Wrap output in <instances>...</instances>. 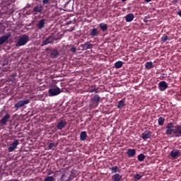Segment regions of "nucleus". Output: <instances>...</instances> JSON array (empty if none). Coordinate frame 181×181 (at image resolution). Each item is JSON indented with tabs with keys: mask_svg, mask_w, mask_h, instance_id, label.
<instances>
[{
	"mask_svg": "<svg viewBox=\"0 0 181 181\" xmlns=\"http://www.w3.org/2000/svg\"><path fill=\"white\" fill-rule=\"evenodd\" d=\"M61 93L62 90H60L59 87L51 88L48 90V94H49L51 97L59 95Z\"/></svg>",
	"mask_w": 181,
	"mask_h": 181,
	"instance_id": "nucleus-3",
	"label": "nucleus"
},
{
	"mask_svg": "<svg viewBox=\"0 0 181 181\" xmlns=\"http://www.w3.org/2000/svg\"><path fill=\"white\" fill-rule=\"evenodd\" d=\"M52 174H53V171H48L47 172L48 175H51Z\"/></svg>",
	"mask_w": 181,
	"mask_h": 181,
	"instance_id": "nucleus-40",
	"label": "nucleus"
},
{
	"mask_svg": "<svg viewBox=\"0 0 181 181\" xmlns=\"http://www.w3.org/2000/svg\"><path fill=\"white\" fill-rule=\"evenodd\" d=\"M167 130H165V135L175 136L177 138L181 137V125H175L173 122L168 123Z\"/></svg>",
	"mask_w": 181,
	"mask_h": 181,
	"instance_id": "nucleus-1",
	"label": "nucleus"
},
{
	"mask_svg": "<svg viewBox=\"0 0 181 181\" xmlns=\"http://www.w3.org/2000/svg\"><path fill=\"white\" fill-rule=\"evenodd\" d=\"M99 35V31L98 29L93 28L90 30H89V36L91 37H95Z\"/></svg>",
	"mask_w": 181,
	"mask_h": 181,
	"instance_id": "nucleus-13",
	"label": "nucleus"
},
{
	"mask_svg": "<svg viewBox=\"0 0 181 181\" xmlns=\"http://www.w3.org/2000/svg\"><path fill=\"white\" fill-rule=\"evenodd\" d=\"M136 149L129 148L128 149V151H127V155L128 156L129 158L136 156Z\"/></svg>",
	"mask_w": 181,
	"mask_h": 181,
	"instance_id": "nucleus-19",
	"label": "nucleus"
},
{
	"mask_svg": "<svg viewBox=\"0 0 181 181\" xmlns=\"http://www.w3.org/2000/svg\"><path fill=\"white\" fill-rule=\"evenodd\" d=\"M66 126H67V121L66 119H62L57 123L56 128H57L58 130H62V129L65 128Z\"/></svg>",
	"mask_w": 181,
	"mask_h": 181,
	"instance_id": "nucleus-7",
	"label": "nucleus"
},
{
	"mask_svg": "<svg viewBox=\"0 0 181 181\" xmlns=\"http://www.w3.org/2000/svg\"><path fill=\"white\" fill-rule=\"evenodd\" d=\"M49 2V0H43V1H42V3H43L44 5L48 4Z\"/></svg>",
	"mask_w": 181,
	"mask_h": 181,
	"instance_id": "nucleus-39",
	"label": "nucleus"
},
{
	"mask_svg": "<svg viewBox=\"0 0 181 181\" xmlns=\"http://www.w3.org/2000/svg\"><path fill=\"white\" fill-rule=\"evenodd\" d=\"M75 30H76V27L73 26V27H71L69 29H68V32L71 33Z\"/></svg>",
	"mask_w": 181,
	"mask_h": 181,
	"instance_id": "nucleus-38",
	"label": "nucleus"
},
{
	"mask_svg": "<svg viewBox=\"0 0 181 181\" xmlns=\"http://www.w3.org/2000/svg\"><path fill=\"white\" fill-rule=\"evenodd\" d=\"M143 175L140 174H136L134 176H133V178L134 179V181H139L142 178Z\"/></svg>",
	"mask_w": 181,
	"mask_h": 181,
	"instance_id": "nucleus-33",
	"label": "nucleus"
},
{
	"mask_svg": "<svg viewBox=\"0 0 181 181\" xmlns=\"http://www.w3.org/2000/svg\"><path fill=\"white\" fill-rule=\"evenodd\" d=\"M153 68V64L152 62H146V64H145V69H146V70H151Z\"/></svg>",
	"mask_w": 181,
	"mask_h": 181,
	"instance_id": "nucleus-27",
	"label": "nucleus"
},
{
	"mask_svg": "<svg viewBox=\"0 0 181 181\" xmlns=\"http://www.w3.org/2000/svg\"><path fill=\"white\" fill-rule=\"evenodd\" d=\"M49 50V48H46L45 51H48Z\"/></svg>",
	"mask_w": 181,
	"mask_h": 181,
	"instance_id": "nucleus-45",
	"label": "nucleus"
},
{
	"mask_svg": "<svg viewBox=\"0 0 181 181\" xmlns=\"http://www.w3.org/2000/svg\"><path fill=\"white\" fill-rule=\"evenodd\" d=\"M74 175H75L74 173L71 172L70 176H69L68 180H66V181H71L72 180H74Z\"/></svg>",
	"mask_w": 181,
	"mask_h": 181,
	"instance_id": "nucleus-36",
	"label": "nucleus"
},
{
	"mask_svg": "<svg viewBox=\"0 0 181 181\" xmlns=\"http://www.w3.org/2000/svg\"><path fill=\"white\" fill-rule=\"evenodd\" d=\"M145 160V155L143 153H140L139 154V156H137V160L142 162L144 161Z\"/></svg>",
	"mask_w": 181,
	"mask_h": 181,
	"instance_id": "nucleus-31",
	"label": "nucleus"
},
{
	"mask_svg": "<svg viewBox=\"0 0 181 181\" xmlns=\"http://www.w3.org/2000/svg\"><path fill=\"white\" fill-rule=\"evenodd\" d=\"M49 57L52 59H57L59 57V53L57 49H52L49 50Z\"/></svg>",
	"mask_w": 181,
	"mask_h": 181,
	"instance_id": "nucleus-9",
	"label": "nucleus"
},
{
	"mask_svg": "<svg viewBox=\"0 0 181 181\" xmlns=\"http://www.w3.org/2000/svg\"><path fill=\"white\" fill-rule=\"evenodd\" d=\"M177 14L178 16H180V17L181 18V11H178V12L177 13Z\"/></svg>",
	"mask_w": 181,
	"mask_h": 181,
	"instance_id": "nucleus-42",
	"label": "nucleus"
},
{
	"mask_svg": "<svg viewBox=\"0 0 181 181\" xmlns=\"http://www.w3.org/2000/svg\"><path fill=\"white\" fill-rule=\"evenodd\" d=\"M168 88V83L165 81L159 83V89L161 91H165Z\"/></svg>",
	"mask_w": 181,
	"mask_h": 181,
	"instance_id": "nucleus-16",
	"label": "nucleus"
},
{
	"mask_svg": "<svg viewBox=\"0 0 181 181\" xmlns=\"http://www.w3.org/2000/svg\"><path fill=\"white\" fill-rule=\"evenodd\" d=\"M144 1L146 2V3H150V2L152 1V0H144Z\"/></svg>",
	"mask_w": 181,
	"mask_h": 181,
	"instance_id": "nucleus-41",
	"label": "nucleus"
},
{
	"mask_svg": "<svg viewBox=\"0 0 181 181\" xmlns=\"http://www.w3.org/2000/svg\"><path fill=\"white\" fill-rule=\"evenodd\" d=\"M125 106V99H122V100H119L117 105V108L119 110H122V107Z\"/></svg>",
	"mask_w": 181,
	"mask_h": 181,
	"instance_id": "nucleus-26",
	"label": "nucleus"
},
{
	"mask_svg": "<svg viewBox=\"0 0 181 181\" xmlns=\"http://www.w3.org/2000/svg\"><path fill=\"white\" fill-rule=\"evenodd\" d=\"M70 24H71V21H69L67 23V25H70Z\"/></svg>",
	"mask_w": 181,
	"mask_h": 181,
	"instance_id": "nucleus-43",
	"label": "nucleus"
},
{
	"mask_svg": "<svg viewBox=\"0 0 181 181\" xmlns=\"http://www.w3.org/2000/svg\"><path fill=\"white\" fill-rule=\"evenodd\" d=\"M87 138V133L86 132H81V134H79V140L84 141L86 140Z\"/></svg>",
	"mask_w": 181,
	"mask_h": 181,
	"instance_id": "nucleus-22",
	"label": "nucleus"
},
{
	"mask_svg": "<svg viewBox=\"0 0 181 181\" xmlns=\"http://www.w3.org/2000/svg\"><path fill=\"white\" fill-rule=\"evenodd\" d=\"M10 35H6L4 36L0 37V46L6 43V42L8 41V40L10 38Z\"/></svg>",
	"mask_w": 181,
	"mask_h": 181,
	"instance_id": "nucleus-15",
	"label": "nucleus"
},
{
	"mask_svg": "<svg viewBox=\"0 0 181 181\" xmlns=\"http://www.w3.org/2000/svg\"><path fill=\"white\" fill-rule=\"evenodd\" d=\"M90 88H91L89 89V90H88L89 93H99L98 89L95 88V85L91 86Z\"/></svg>",
	"mask_w": 181,
	"mask_h": 181,
	"instance_id": "nucleus-28",
	"label": "nucleus"
},
{
	"mask_svg": "<svg viewBox=\"0 0 181 181\" xmlns=\"http://www.w3.org/2000/svg\"><path fill=\"white\" fill-rule=\"evenodd\" d=\"M55 179L54 178L53 176H47L44 179V181H54Z\"/></svg>",
	"mask_w": 181,
	"mask_h": 181,
	"instance_id": "nucleus-35",
	"label": "nucleus"
},
{
	"mask_svg": "<svg viewBox=\"0 0 181 181\" xmlns=\"http://www.w3.org/2000/svg\"><path fill=\"white\" fill-rule=\"evenodd\" d=\"M168 40H169V37H168V36H167V35H163V36H162V37H161V42H162L163 43H165V42H167Z\"/></svg>",
	"mask_w": 181,
	"mask_h": 181,
	"instance_id": "nucleus-34",
	"label": "nucleus"
},
{
	"mask_svg": "<svg viewBox=\"0 0 181 181\" xmlns=\"http://www.w3.org/2000/svg\"><path fill=\"white\" fill-rule=\"evenodd\" d=\"M124 63L122 61H118L117 62H115L114 66H115L116 69H120L122 67V65Z\"/></svg>",
	"mask_w": 181,
	"mask_h": 181,
	"instance_id": "nucleus-30",
	"label": "nucleus"
},
{
	"mask_svg": "<svg viewBox=\"0 0 181 181\" xmlns=\"http://www.w3.org/2000/svg\"><path fill=\"white\" fill-rule=\"evenodd\" d=\"M70 52H72V53H76V47L72 46V47H71V49H70Z\"/></svg>",
	"mask_w": 181,
	"mask_h": 181,
	"instance_id": "nucleus-37",
	"label": "nucleus"
},
{
	"mask_svg": "<svg viewBox=\"0 0 181 181\" xmlns=\"http://www.w3.org/2000/svg\"><path fill=\"white\" fill-rule=\"evenodd\" d=\"M122 176L119 174H115L112 176V180L113 181H120L122 180Z\"/></svg>",
	"mask_w": 181,
	"mask_h": 181,
	"instance_id": "nucleus-24",
	"label": "nucleus"
},
{
	"mask_svg": "<svg viewBox=\"0 0 181 181\" xmlns=\"http://www.w3.org/2000/svg\"><path fill=\"white\" fill-rule=\"evenodd\" d=\"M170 156L173 159H175L176 158L180 157V151L178 149L172 150V151L170 152Z\"/></svg>",
	"mask_w": 181,
	"mask_h": 181,
	"instance_id": "nucleus-12",
	"label": "nucleus"
},
{
	"mask_svg": "<svg viewBox=\"0 0 181 181\" xmlns=\"http://www.w3.org/2000/svg\"><path fill=\"white\" fill-rule=\"evenodd\" d=\"M93 44L90 43V42L87 41L86 42L81 45V47H82L83 51L87 50V49H93Z\"/></svg>",
	"mask_w": 181,
	"mask_h": 181,
	"instance_id": "nucleus-8",
	"label": "nucleus"
},
{
	"mask_svg": "<svg viewBox=\"0 0 181 181\" xmlns=\"http://www.w3.org/2000/svg\"><path fill=\"white\" fill-rule=\"evenodd\" d=\"M57 146L58 143L52 142L48 145V148H49V150L54 151L57 147Z\"/></svg>",
	"mask_w": 181,
	"mask_h": 181,
	"instance_id": "nucleus-25",
	"label": "nucleus"
},
{
	"mask_svg": "<svg viewBox=\"0 0 181 181\" xmlns=\"http://www.w3.org/2000/svg\"><path fill=\"white\" fill-rule=\"evenodd\" d=\"M164 124H165V117H160L159 118H158V124H159V126H163Z\"/></svg>",
	"mask_w": 181,
	"mask_h": 181,
	"instance_id": "nucleus-29",
	"label": "nucleus"
},
{
	"mask_svg": "<svg viewBox=\"0 0 181 181\" xmlns=\"http://www.w3.org/2000/svg\"><path fill=\"white\" fill-rule=\"evenodd\" d=\"M44 7L41 5H37L33 8V13L35 15L42 13L43 11Z\"/></svg>",
	"mask_w": 181,
	"mask_h": 181,
	"instance_id": "nucleus-14",
	"label": "nucleus"
},
{
	"mask_svg": "<svg viewBox=\"0 0 181 181\" xmlns=\"http://www.w3.org/2000/svg\"><path fill=\"white\" fill-rule=\"evenodd\" d=\"M122 2H126V1H127V0H122Z\"/></svg>",
	"mask_w": 181,
	"mask_h": 181,
	"instance_id": "nucleus-44",
	"label": "nucleus"
},
{
	"mask_svg": "<svg viewBox=\"0 0 181 181\" xmlns=\"http://www.w3.org/2000/svg\"><path fill=\"white\" fill-rule=\"evenodd\" d=\"M8 119H10V115L6 114V115H4V117H2V119L0 120V124H1V125H6Z\"/></svg>",
	"mask_w": 181,
	"mask_h": 181,
	"instance_id": "nucleus-17",
	"label": "nucleus"
},
{
	"mask_svg": "<svg viewBox=\"0 0 181 181\" xmlns=\"http://www.w3.org/2000/svg\"><path fill=\"white\" fill-rule=\"evenodd\" d=\"M45 19L44 18L41 19L37 22V29L41 30L45 28Z\"/></svg>",
	"mask_w": 181,
	"mask_h": 181,
	"instance_id": "nucleus-18",
	"label": "nucleus"
},
{
	"mask_svg": "<svg viewBox=\"0 0 181 181\" xmlns=\"http://www.w3.org/2000/svg\"><path fill=\"white\" fill-rule=\"evenodd\" d=\"M30 101L29 100H20L16 103V104L14 105L15 108H21L24 107L25 105L29 104Z\"/></svg>",
	"mask_w": 181,
	"mask_h": 181,
	"instance_id": "nucleus-4",
	"label": "nucleus"
},
{
	"mask_svg": "<svg viewBox=\"0 0 181 181\" xmlns=\"http://www.w3.org/2000/svg\"><path fill=\"white\" fill-rule=\"evenodd\" d=\"M134 13H129L127 14L126 17H124V19L126 20V22H132L134 21Z\"/></svg>",
	"mask_w": 181,
	"mask_h": 181,
	"instance_id": "nucleus-20",
	"label": "nucleus"
},
{
	"mask_svg": "<svg viewBox=\"0 0 181 181\" xmlns=\"http://www.w3.org/2000/svg\"><path fill=\"white\" fill-rule=\"evenodd\" d=\"M110 170L112 172V173H116L117 172H119V168H118L117 166L112 167L110 168Z\"/></svg>",
	"mask_w": 181,
	"mask_h": 181,
	"instance_id": "nucleus-32",
	"label": "nucleus"
},
{
	"mask_svg": "<svg viewBox=\"0 0 181 181\" xmlns=\"http://www.w3.org/2000/svg\"><path fill=\"white\" fill-rule=\"evenodd\" d=\"M151 136L152 132L149 130H145V132L142 133V136H141V138H142V139L146 140L150 139Z\"/></svg>",
	"mask_w": 181,
	"mask_h": 181,
	"instance_id": "nucleus-10",
	"label": "nucleus"
},
{
	"mask_svg": "<svg viewBox=\"0 0 181 181\" xmlns=\"http://www.w3.org/2000/svg\"><path fill=\"white\" fill-rule=\"evenodd\" d=\"M29 41V36L28 35H23L19 37L18 40L16 42V47H22L26 45Z\"/></svg>",
	"mask_w": 181,
	"mask_h": 181,
	"instance_id": "nucleus-2",
	"label": "nucleus"
},
{
	"mask_svg": "<svg viewBox=\"0 0 181 181\" xmlns=\"http://www.w3.org/2000/svg\"><path fill=\"white\" fill-rule=\"evenodd\" d=\"M91 102L95 103V104L98 105L100 102V96L99 95H95L93 98L90 100Z\"/></svg>",
	"mask_w": 181,
	"mask_h": 181,
	"instance_id": "nucleus-21",
	"label": "nucleus"
},
{
	"mask_svg": "<svg viewBox=\"0 0 181 181\" xmlns=\"http://www.w3.org/2000/svg\"><path fill=\"white\" fill-rule=\"evenodd\" d=\"M54 36L49 35L48 37H46L45 40L42 41V46H47L49 44L53 43Z\"/></svg>",
	"mask_w": 181,
	"mask_h": 181,
	"instance_id": "nucleus-6",
	"label": "nucleus"
},
{
	"mask_svg": "<svg viewBox=\"0 0 181 181\" xmlns=\"http://www.w3.org/2000/svg\"><path fill=\"white\" fill-rule=\"evenodd\" d=\"M99 28L101 29L102 32H105L107 30V25L105 23H101L99 24Z\"/></svg>",
	"mask_w": 181,
	"mask_h": 181,
	"instance_id": "nucleus-23",
	"label": "nucleus"
},
{
	"mask_svg": "<svg viewBox=\"0 0 181 181\" xmlns=\"http://www.w3.org/2000/svg\"><path fill=\"white\" fill-rule=\"evenodd\" d=\"M64 9L69 12L74 11V1L71 0L66 1V4H64Z\"/></svg>",
	"mask_w": 181,
	"mask_h": 181,
	"instance_id": "nucleus-5",
	"label": "nucleus"
},
{
	"mask_svg": "<svg viewBox=\"0 0 181 181\" xmlns=\"http://www.w3.org/2000/svg\"><path fill=\"white\" fill-rule=\"evenodd\" d=\"M19 144L18 140H15L8 148V152H13V151L18 147Z\"/></svg>",
	"mask_w": 181,
	"mask_h": 181,
	"instance_id": "nucleus-11",
	"label": "nucleus"
}]
</instances>
